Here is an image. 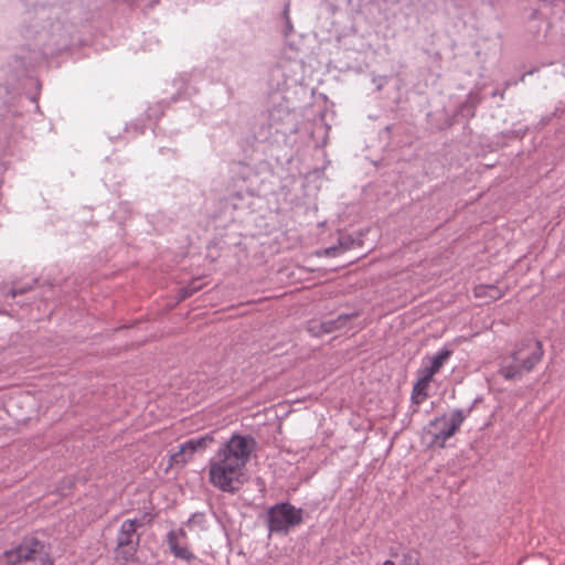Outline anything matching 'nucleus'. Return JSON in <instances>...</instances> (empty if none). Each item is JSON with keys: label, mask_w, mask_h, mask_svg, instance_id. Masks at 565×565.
<instances>
[{"label": "nucleus", "mask_w": 565, "mask_h": 565, "mask_svg": "<svg viewBox=\"0 0 565 565\" xmlns=\"http://www.w3.org/2000/svg\"><path fill=\"white\" fill-rule=\"evenodd\" d=\"M255 439L234 434L209 460V481L218 490L235 493L245 482L246 465L255 449Z\"/></svg>", "instance_id": "f257e3e1"}, {"label": "nucleus", "mask_w": 565, "mask_h": 565, "mask_svg": "<svg viewBox=\"0 0 565 565\" xmlns=\"http://www.w3.org/2000/svg\"><path fill=\"white\" fill-rule=\"evenodd\" d=\"M22 35L31 50L39 51L43 57L54 56L72 44V26L53 19L45 8L36 10L35 20L23 28Z\"/></svg>", "instance_id": "f03ea898"}, {"label": "nucleus", "mask_w": 565, "mask_h": 565, "mask_svg": "<svg viewBox=\"0 0 565 565\" xmlns=\"http://www.w3.org/2000/svg\"><path fill=\"white\" fill-rule=\"evenodd\" d=\"M544 354L542 342L526 339L516 344L515 350L501 358L499 374L505 380H520L531 372Z\"/></svg>", "instance_id": "7ed1b4c3"}, {"label": "nucleus", "mask_w": 565, "mask_h": 565, "mask_svg": "<svg viewBox=\"0 0 565 565\" xmlns=\"http://www.w3.org/2000/svg\"><path fill=\"white\" fill-rule=\"evenodd\" d=\"M470 413L471 407L456 408L449 415L444 414L431 419L424 427V437L427 439L428 447L444 448L446 441L458 431Z\"/></svg>", "instance_id": "20e7f679"}, {"label": "nucleus", "mask_w": 565, "mask_h": 565, "mask_svg": "<svg viewBox=\"0 0 565 565\" xmlns=\"http://www.w3.org/2000/svg\"><path fill=\"white\" fill-rule=\"evenodd\" d=\"M3 559L9 565H52L45 545L38 539L25 537L15 548L6 551Z\"/></svg>", "instance_id": "39448f33"}, {"label": "nucleus", "mask_w": 565, "mask_h": 565, "mask_svg": "<svg viewBox=\"0 0 565 565\" xmlns=\"http://www.w3.org/2000/svg\"><path fill=\"white\" fill-rule=\"evenodd\" d=\"M303 522V510L289 502H279L266 512V524L269 533L287 535L289 531Z\"/></svg>", "instance_id": "423d86ee"}, {"label": "nucleus", "mask_w": 565, "mask_h": 565, "mask_svg": "<svg viewBox=\"0 0 565 565\" xmlns=\"http://www.w3.org/2000/svg\"><path fill=\"white\" fill-rule=\"evenodd\" d=\"M145 525V518L125 520L116 535L115 557L126 564L136 557L140 535L137 530Z\"/></svg>", "instance_id": "0eeeda50"}, {"label": "nucleus", "mask_w": 565, "mask_h": 565, "mask_svg": "<svg viewBox=\"0 0 565 565\" xmlns=\"http://www.w3.org/2000/svg\"><path fill=\"white\" fill-rule=\"evenodd\" d=\"M268 124L275 129L276 134L289 136L298 131L295 113L288 108L279 106L269 110Z\"/></svg>", "instance_id": "6e6552de"}, {"label": "nucleus", "mask_w": 565, "mask_h": 565, "mask_svg": "<svg viewBox=\"0 0 565 565\" xmlns=\"http://www.w3.org/2000/svg\"><path fill=\"white\" fill-rule=\"evenodd\" d=\"M214 441L213 433H207L202 436L192 437L179 446V451L171 456L173 463H186L192 455L198 451H203L207 446Z\"/></svg>", "instance_id": "1a4fd4ad"}, {"label": "nucleus", "mask_w": 565, "mask_h": 565, "mask_svg": "<svg viewBox=\"0 0 565 565\" xmlns=\"http://www.w3.org/2000/svg\"><path fill=\"white\" fill-rule=\"evenodd\" d=\"M454 354V350L450 345L446 344L440 350H438L435 354L430 356L424 358V363H428L435 371L438 373L447 361Z\"/></svg>", "instance_id": "9d476101"}, {"label": "nucleus", "mask_w": 565, "mask_h": 565, "mask_svg": "<svg viewBox=\"0 0 565 565\" xmlns=\"http://www.w3.org/2000/svg\"><path fill=\"white\" fill-rule=\"evenodd\" d=\"M359 316L358 312L341 313L335 319L322 321L326 334L348 328L350 321Z\"/></svg>", "instance_id": "9b49d317"}, {"label": "nucleus", "mask_w": 565, "mask_h": 565, "mask_svg": "<svg viewBox=\"0 0 565 565\" xmlns=\"http://www.w3.org/2000/svg\"><path fill=\"white\" fill-rule=\"evenodd\" d=\"M166 542L169 546L171 554L179 559L185 561L186 563H192L196 559V556L189 550L188 544L182 542H171L166 539Z\"/></svg>", "instance_id": "f8f14e48"}, {"label": "nucleus", "mask_w": 565, "mask_h": 565, "mask_svg": "<svg viewBox=\"0 0 565 565\" xmlns=\"http://www.w3.org/2000/svg\"><path fill=\"white\" fill-rule=\"evenodd\" d=\"M429 384L423 383L420 381H416L413 391H412V403L419 405L422 404L428 396L427 388Z\"/></svg>", "instance_id": "ddd939ff"}, {"label": "nucleus", "mask_w": 565, "mask_h": 565, "mask_svg": "<svg viewBox=\"0 0 565 565\" xmlns=\"http://www.w3.org/2000/svg\"><path fill=\"white\" fill-rule=\"evenodd\" d=\"M435 374H437L436 371L428 363L423 362L417 371V381L429 384Z\"/></svg>", "instance_id": "4468645a"}, {"label": "nucleus", "mask_w": 565, "mask_h": 565, "mask_svg": "<svg viewBox=\"0 0 565 565\" xmlns=\"http://www.w3.org/2000/svg\"><path fill=\"white\" fill-rule=\"evenodd\" d=\"M476 297L489 296L492 299L501 297V292L494 286H479L475 289Z\"/></svg>", "instance_id": "2eb2a0df"}, {"label": "nucleus", "mask_w": 565, "mask_h": 565, "mask_svg": "<svg viewBox=\"0 0 565 565\" xmlns=\"http://www.w3.org/2000/svg\"><path fill=\"white\" fill-rule=\"evenodd\" d=\"M167 540H170L171 542H182L184 544H188V534L185 530L180 526L179 529L171 530L166 535Z\"/></svg>", "instance_id": "dca6fc26"}, {"label": "nucleus", "mask_w": 565, "mask_h": 565, "mask_svg": "<svg viewBox=\"0 0 565 565\" xmlns=\"http://www.w3.org/2000/svg\"><path fill=\"white\" fill-rule=\"evenodd\" d=\"M307 331L313 337H321L326 334L322 321L311 320L307 323Z\"/></svg>", "instance_id": "f3484780"}, {"label": "nucleus", "mask_w": 565, "mask_h": 565, "mask_svg": "<svg viewBox=\"0 0 565 565\" xmlns=\"http://www.w3.org/2000/svg\"><path fill=\"white\" fill-rule=\"evenodd\" d=\"M201 288L200 285H195V282H192L191 285L186 287H182L180 289V299H186L191 297L195 291H198Z\"/></svg>", "instance_id": "a211bd4d"}, {"label": "nucleus", "mask_w": 565, "mask_h": 565, "mask_svg": "<svg viewBox=\"0 0 565 565\" xmlns=\"http://www.w3.org/2000/svg\"><path fill=\"white\" fill-rule=\"evenodd\" d=\"M290 4L286 3L284 7L282 15L285 19V35H289L292 32V24L289 17Z\"/></svg>", "instance_id": "6ab92c4d"}, {"label": "nucleus", "mask_w": 565, "mask_h": 565, "mask_svg": "<svg viewBox=\"0 0 565 565\" xmlns=\"http://www.w3.org/2000/svg\"><path fill=\"white\" fill-rule=\"evenodd\" d=\"M205 522V515L204 513H200V512H196V513H193L189 519L188 521L185 522V524L188 526H191V525H203V523Z\"/></svg>", "instance_id": "aec40b11"}, {"label": "nucleus", "mask_w": 565, "mask_h": 565, "mask_svg": "<svg viewBox=\"0 0 565 565\" xmlns=\"http://www.w3.org/2000/svg\"><path fill=\"white\" fill-rule=\"evenodd\" d=\"M383 565H395L392 561H385ZM402 565H418L417 557L413 556L412 554L404 555L403 564Z\"/></svg>", "instance_id": "412c9836"}, {"label": "nucleus", "mask_w": 565, "mask_h": 565, "mask_svg": "<svg viewBox=\"0 0 565 565\" xmlns=\"http://www.w3.org/2000/svg\"><path fill=\"white\" fill-rule=\"evenodd\" d=\"M30 289H31V287H28V288H24V287L23 288H12L10 290V296L12 298H14L17 295H22V294L26 292Z\"/></svg>", "instance_id": "4be33fe9"}, {"label": "nucleus", "mask_w": 565, "mask_h": 565, "mask_svg": "<svg viewBox=\"0 0 565 565\" xmlns=\"http://www.w3.org/2000/svg\"><path fill=\"white\" fill-rule=\"evenodd\" d=\"M340 248L337 247V246H331V247H328L323 250V254L327 255V256H337L338 253H339Z\"/></svg>", "instance_id": "5701e85b"}, {"label": "nucleus", "mask_w": 565, "mask_h": 565, "mask_svg": "<svg viewBox=\"0 0 565 565\" xmlns=\"http://www.w3.org/2000/svg\"><path fill=\"white\" fill-rule=\"evenodd\" d=\"M492 96H493V97L499 96L501 99H503V98H504V90H503V92L494 90V92L492 93Z\"/></svg>", "instance_id": "b1692460"}, {"label": "nucleus", "mask_w": 565, "mask_h": 565, "mask_svg": "<svg viewBox=\"0 0 565 565\" xmlns=\"http://www.w3.org/2000/svg\"><path fill=\"white\" fill-rule=\"evenodd\" d=\"M533 73H534V70H532V71H529V72L524 73V74L520 77V81H521V82H523V81H524V78H525V76L531 75V74H533Z\"/></svg>", "instance_id": "393cba45"}, {"label": "nucleus", "mask_w": 565, "mask_h": 565, "mask_svg": "<svg viewBox=\"0 0 565 565\" xmlns=\"http://www.w3.org/2000/svg\"><path fill=\"white\" fill-rule=\"evenodd\" d=\"M535 15H536V12H533V13L531 14V18L533 19Z\"/></svg>", "instance_id": "a878e982"}]
</instances>
